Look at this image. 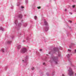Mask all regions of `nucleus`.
Here are the masks:
<instances>
[{"label":"nucleus","mask_w":76,"mask_h":76,"mask_svg":"<svg viewBox=\"0 0 76 76\" xmlns=\"http://www.w3.org/2000/svg\"><path fill=\"white\" fill-rule=\"evenodd\" d=\"M68 71L69 73L68 74L69 75H70V76H72V75H73L74 72L73 71L72 69L70 68L69 69V70Z\"/></svg>","instance_id":"nucleus-1"},{"label":"nucleus","mask_w":76,"mask_h":76,"mask_svg":"<svg viewBox=\"0 0 76 76\" xmlns=\"http://www.w3.org/2000/svg\"><path fill=\"white\" fill-rule=\"evenodd\" d=\"M26 48H23L22 49L21 52L22 53H25L26 51Z\"/></svg>","instance_id":"nucleus-2"},{"label":"nucleus","mask_w":76,"mask_h":76,"mask_svg":"<svg viewBox=\"0 0 76 76\" xmlns=\"http://www.w3.org/2000/svg\"><path fill=\"white\" fill-rule=\"evenodd\" d=\"M49 29V28L48 27V26H46L45 28V30L46 31H47L48 30V29Z\"/></svg>","instance_id":"nucleus-3"},{"label":"nucleus","mask_w":76,"mask_h":76,"mask_svg":"<svg viewBox=\"0 0 76 76\" xmlns=\"http://www.w3.org/2000/svg\"><path fill=\"white\" fill-rule=\"evenodd\" d=\"M44 23L45 25H46L47 26V25H48V23L47 22V21H45Z\"/></svg>","instance_id":"nucleus-4"},{"label":"nucleus","mask_w":76,"mask_h":76,"mask_svg":"<svg viewBox=\"0 0 76 76\" xmlns=\"http://www.w3.org/2000/svg\"><path fill=\"white\" fill-rule=\"evenodd\" d=\"M20 47H21V46L20 45H19L18 46V49H19L20 48Z\"/></svg>","instance_id":"nucleus-5"},{"label":"nucleus","mask_w":76,"mask_h":76,"mask_svg":"<svg viewBox=\"0 0 76 76\" xmlns=\"http://www.w3.org/2000/svg\"><path fill=\"white\" fill-rule=\"evenodd\" d=\"M26 59H25V60H23V63H26Z\"/></svg>","instance_id":"nucleus-6"},{"label":"nucleus","mask_w":76,"mask_h":76,"mask_svg":"<svg viewBox=\"0 0 76 76\" xmlns=\"http://www.w3.org/2000/svg\"><path fill=\"white\" fill-rule=\"evenodd\" d=\"M19 18H22V15H19Z\"/></svg>","instance_id":"nucleus-7"},{"label":"nucleus","mask_w":76,"mask_h":76,"mask_svg":"<svg viewBox=\"0 0 76 76\" xmlns=\"http://www.w3.org/2000/svg\"><path fill=\"white\" fill-rule=\"evenodd\" d=\"M67 51L68 52H71V51H72V50L69 49Z\"/></svg>","instance_id":"nucleus-8"},{"label":"nucleus","mask_w":76,"mask_h":76,"mask_svg":"<svg viewBox=\"0 0 76 76\" xmlns=\"http://www.w3.org/2000/svg\"><path fill=\"white\" fill-rule=\"evenodd\" d=\"M56 59H57V58H56V57H54L53 58V60H56Z\"/></svg>","instance_id":"nucleus-9"},{"label":"nucleus","mask_w":76,"mask_h":76,"mask_svg":"<svg viewBox=\"0 0 76 76\" xmlns=\"http://www.w3.org/2000/svg\"><path fill=\"white\" fill-rule=\"evenodd\" d=\"M0 29L1 30H2V31H3V30H4V29H3V28H1Z\"/></svg>","instance_id":"nucleus-10"},{"label":"nucleus","mask_w":76,"mask_h":76,"mask_svg":"<svg viewBox=\"0 0 76 76\" xmlns=\"http://www.w3.org/2000/svg\"><path fill=\"white\" fill-rule=\"evenodd\" d=\"M37 9H41V7H37Z\"/></svg>","instance_id":"nucleus-11"},{"label":"nucleus","mask_w":76,"mask_h":76,"mask_svg":"<svg viewBox=\"0 0 76 76\" xmlns=\"http://www.w3.org/2000/svg\"><path fill=\"white\" fill-rule=\"evenodd\" d=\"M75 45V44L74 43H72L71 44V46H72V45Z\"/></svg>","instance_id":"nucleus-12"},{"label":"nucleus","mask_w":76,"mask_h":76,"mask_svg":"<svg viewBox=\"0 0 76 76\" xmlns=\"http://www.w3.org/2000/svg\"><path fill=\"white\" fill-rule=\"evenodd\" d=\"M37 16H35V20H36L37 19Z\"/></svg>","instance_id":"nucleus-13"},{"label":"nucleus","mask_w":76,"mask_h":76,"mask_svg":"<svg viewBox=\"0 0 76 76\" xmlns=\"http://www.w3.org/2000/svg\"><path fill=\"white\" fill-rule=\"evenodd\" d=\"M73 53L74 54H75V53H76V49L75 50V52Z\"/></svg>","instance_id":"nucleus-14"},{"label":"nucleus","mask_w":76,"mask_h":76,"mask_svg":"<svg viewBox=\"0 0 76 76\" xmlns=\"http://www.w3.org/2000/svg\"><path fill=\"white\" fill-rule=\"evenodd\" d=\"M1 51L2 52V53H4V50L3 49H2L1 50Z\"/></svg>","instance_id":"nucleus-15"},{"label":"nucleus","mask_w":76,"mask_h":76,"mask_svg":"<svg viewBox=\"0 0 76 76\" xmlns=\"http://www.w3.org/2000/svg\"><path fill=\"white\" fill-rule=\"evenodd\" d=\"M31 70H34V67H32L31 69Z\"/></svg>","instance_id":"nucleus-16"},{"label":"nucleus","mask_w":76,"mask_h":76,"mask_svg":"<svg viewBox=\"0 0 76 76\" xmlns=\"http://www.w3.org/2000/svg\"><path fill=\"white\" fill-rule=\"evenodd\" d=\"M55 64H57V61H55Z\"/></svg>","instance_id":"nucleus-17"},{"label":"nucleus","mask_w":76,"mask_h":76,"mask_svg":"<svg viewBox=\"0 0 76 76\" xmlns=\"http://www.w3.org/2000/svg\"><path fill=\"white\" fill-rule=\"evenodd\" d=\"M67 56H68V57H69L70 54H68Z\"/></svg>","instance_id":"nucleus-18"},{"label":"nucleus","mask_w":76,"mask_h":76,"mask_svg":"<svg viewBox=\"0 0 76 76\" xmlns=\"http://www.w3.org/2000/svg\"><path fill=\"white\" fill-rule=\"evenodd\" d=\"M72 7H75V5H73L72 6Z\"/></svg>","instance_id":"nucleus-19"},{"label":"nucleus","mask_w":76,"mask_h":76,"mask_svg":"<svg viewBox=\"0 0 76 76\" xmlns=\"http://www.w3.org/2000/svg\"><path fill=\"white\" fill-rule=\"evenodd\" d=\"M64 11H67V9H65V10H64Z\"/></svg>","instance_id":"nucleus-20"},{"label":"nucleus","mask_w":76,"mask_h":76,"mask_svg":"<svg viewBox=\"0 0 76 76\" xmlns=\"http://www.w3.org/2000/svg\"><path fill=\"white\" fill-rule=\"evenodd\" d=\"M17 21V20H16L15 21V24H16V22Z\"/></svg>","instance_id":"nucleus-21"},{"label":"nucleus","mask_w":76,"mask_h":76,"mask_svg":"<svg viewBox=\"0 0 76 76\" xmlns=\"http://www.w3.org/2000/svg\"><path fill=\"white\" fill-rule=\"evenodd\" d=\"M21 8H22V9H23V8H24V7H23V6H22V7H21Z\"/></svg>","instance_id":"nucleus-22"},{"label":"nucleus","mask_w":76,"mask_h":76,"mask_svg":"<svg viewBox=\"0 0 76 76\" xmlns=\"http://www.w3.org/2000/svg\"><path fill=\"white\" fill-rule=\"evenodd\" d=\"M69 13H70V14H71V15H72V13H71V12H69Z\"/></svg>","instance_id":"nucleus-23"},{"label":"nucleus","mask_w":76,"mask_h":76,"mask_svg":"<svg viewBox=\"0 0 76 76\" xmlns=\"http://www.w3.org/2000/svg\"><path fill=\"white\" fill-rule=\"evenodd\" d=\"M70 23H72V21H70Z\"/></svg>","instance_id":"nucleus-24"},{"label":"nucleus","mask_w":76,"mask_h":76,"mask_svg":"<svg viewBox=\"0 0 76 76\" xmlns=\"http://www.w3.org/2000/svg\"><path fill=\"white\" fill-rule=\"evenodd\" d=\"M40 51H42V49H40Z\"/></svg>","instance_id":"nucleus-25"},{"label":"nucleus","mask_w":76,"mask_h":76,"mask_svg":"<svg viewBox=\"0 0 76 76\" xmlns=\"http://www.w3.org/2000/svg\"><path fill=\"white\" fill-rule=\"evenodd\" d=\"M43 65H44V64H45V63H43Z\"/></svg>","instance_id":"nucleus-26"},{"label":"nucleus","mask_w":76,"mask_h":76,"mask_svg":"<svg viewBox=\"0 0 76 76\" xmlns=\"http://www.w3.org/2000/svg\"><path fill=\"white\" fill-rule=\"evenodd\" d=\"M54 52H56V50H54V51H53V53H54Z\"/></svg>","instance_id":"nucleus-27"},{"label":"nucleus","mask_w":76,"mask_h":76,"mask_svg":"<svg viewBox=\"0 0 76 76\" xmlns=\"http://www.w3.org/2000/svg\"><path fill=\"white\" fill-rule=\"evenodd\" d=\"M62 76H64V75H62Z\"/></svg>","instance_id":"nucleus-28"},{"label":"nucleus","mask_w":76,"mask_h":76,"mask_svg":"<svg viewBox=\"0 0 76 76\" xmlns=\"http://www.w3.org/2000/svg\"><path fill=\"white\" fill-rule=\"evenodd\" d=\"M49 54H51V53H49Z\"/></svg>","instance_id":"nucleus-29"},{"label":"nucleus","mask_w":76,"mask_h":76,"mask_svg":"<svg viewBox=\"0 0 76 76\" xmlns=\"http://www.w3.org/2000/svg\"><path fill=\"white\" fill-rule=\"evenodd\" d=\"M75 76H76V74H75Z\"/></svg>","instance_id":"nucleus-30"},{"label":"nucleus","mask_w":76,"mask_h":76,"mask_svg":"<svg viewBox=\"0 0 76 76\" xmlns=\"http://www.w3.org/2000/svg\"><path fill=\"white\" fill-rule=\"evenodd\" d=\"M76 25V23H75Z\"/></svg>","instance_id":"nucleus-31"}]
</instances>
